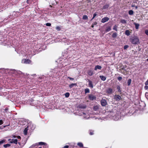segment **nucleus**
Returning <instances> with one entry per match:
<instances>
[{
  "instance_id": "ea45409f",
  "label": "nucleus",
  "mask_w": 148,
  "mask_h": 148,
  "mask_svg": "<svg viewBox=\"0 0 148 148\" xmlns=\"http://www.w3.org/2000/svg\"><path fill=\"white\" fill-rule=\"evenodd\" d=\"M67 78L71 80L72 81L74 79V78L70 77H68Z\"/></svg>"
},
{
  "instance_id": "b1692460",
  "label": "nucleus",
  "mask_w": 148,
  "mask_h": 148,
  "mask_svg": "<svg viewBox=\"0 0 148 148\" xmlns=\"http://www.w3.org/2000/svg\"><path fill=\"white\" fill-rule=\"evenodd\" d=\"M131 79H128L127 82V85L128 86H130V84L131 82Z\"/></svg>"
},
{
  "instance_id": "7c9ffc66",
  "label": "nucleus",
  "mask_w": 148,
  "mask_h": 148,
  "mask_svg": "<svg viewBox=\"0 0 148 148\" xmlns=\"http://www.w3.org/2000/svg\"><path fill=\"white\" fill-rule=\"evenodd\" d=\"M10 146V144H6L5 145H4L3 147H5V148H6V147H9Z\"/></svg>"
},
{
  "instance_id": "603ef678",
  "label": "nucleus",
  "mask_w": 148,
  "mask_h": 148,
  "mask_svg": "<svg viewBox=\"0 0 148 148\" xmlns=\"http://www.w3.org/2000/svg\"><path fill=\"white\" fill-rule=\"evenodd\" d=\"M29 0H27V3H29V1H28Z\"/></svg>"
},
{
  "instance_id": "dca6fc26",
  "label": "nucleus",
  "mask_w": 148,
  "mask_h": 148,
  "mask_svg": "<svg viewBox=\"0 0 148 148\" xmlns=\"http://www.w3.org/2000/svg\"><path fill=\"white\" fill-rule=\"evenodd\" d=\"M100 77L101 79L103 81H105L106 79V77L103 75H100Z\"/></svg>"
},
{
  "instance_id": "1a4fd4ad",
  "label": "nucleus",
  "mask_w": 148,
  "mask_h": 148,
  "mask_svg": "<svg viewBox=\"0 0 148 148\" xmlns=\"http://www.w3.org/2000/svg\"><path fill=\"white\" fill-rule=\"evenodd\" d=\"M17 142H18V140L17 139H12V141H11L10 142L11 143H13L15 144H17Z\"/></svg>"
},
{
  "instance_id": "3c124183",
  "label": "nucleus",
  "mask_w": 148,
  "mask_h": 148,
  "mask_svg": "<svg viewBox=\"0 0 148 148\" xmlns=\"http://www.w3.org/2000/svg\"><path fill=\"white\" fill-rule=\"evenodd\" d=\"M90 135H92V132H90Z\"/></svg>"
},
{
  "instance_id": "4468645a",
  "label": "nucleus",
  "mask_w": 148,
  "mask_h": 148,
  "mask_svg": "<svg viewBox=\"0 0 148 148\" xmlns=\"http://www.w3.org/2000/svg\"><path fill=\"white\" fill-rule=\"evenodd\" d=\"M111 30V27L110 26H108L106 28V32H108Z\"/></svg>"
},
{
  "instance_id": "aec40b11",
  "label": "nucleus",
  "mask_w": 148,
  "mask_h": 148,
  "mask_svg": "<svg viewBox=\"0 0 148 148\" xmlns=\"http://www.w3.org/2000/svg\"><path fill=\"white\" fill-rule=\"evenodd\" d=\"M117 89L118 90V92L120 93H121V90L120 86H117Z\"/></svg>"
},
{
  "instance_id": "8fccbe9b",
  "label": "nucleus",
  "mask_w": 148,
  "mask_h": 148,
  "mask_svg": "<svg viewBox=\"0 0 148 148\" xmlns=\"http://www.w3.org/2000/svg\"><path fill=\"white\" fill-rule=\"evenodd\" d=\"M93 99H94L96 98V97H95V96H93Z\"/></svg>"
},
{
  "instance_id": "79ce46f5",
  "label": "nucleus",
  "mask_w": 148,
  "mask_h": 148,
  "mask_svg": "<svg viewBox=\"0 0 148 148\" xmlns=\"http://www.w3.org/2000/svg\"><path fill=\"white\" fill-rule=\"evenodd\" d=\"M3 123V122L2 120H0V125H1Z\"/></svg>"
},
{
  "instance_id": "c85d7f7f",
  "label": "nucleus",
  "mask_w": 148,
  "mask_h": 148,
  "mask_svg": "<svg viewBox=\"0 0 148 148\" xmlns=\"http://www.w3.org/2000/svg\"><path fill=\"white\" fill-rule=\"evenodd\" d=\"M117 26L116 25H115L113 27V29L116 30V31H117Z\"/></svg>"
},
{
  "instance_id": "ddd939ff",
  "label": "nucleus",
  "mask_w": 148,
  "mask_h": 148,
  "mask_svg": "<svg viewBox=\"0 0 148 148\" xmlns=\"http://www.w3.org/2000/svg\"><path fill=\"white\" fill-rule=\"evenodd\" d=\"M24 63H25L26 64H29L31 62V60L29 59H24Z\"/></svg>"
},
{
  "instance_id": "9b49d317",
  "label": "nucleus",
  "mask_w": 148,
  "mask_h": 148,
  "mask_svg": "<svg viewBox=\"0 0 148 148\" xmlns=\"http://www.w3.org/2000/svg\"><path fill=\"white\" fill-rule=\"evenodd\" d=\"M101 68V66L99 65H97L95 66L94 69L95 70H97V69L100 70Z\"/></svg>"
},
{
  "instance_id": "f3484780",
  "label": "nucleus",
  "mask_w": 148,
  "mask_h": 148,
  "mask_svg": "<svg viewBox=\"0 0 148 148\" xmlns=\"http://www.w3.org/2000/svg\"><path fill=\"white\" fill-rule=\"evenodd\" d=\"M134 24L135 26V28L136 29H138L139 28V27L140 26L139 24L137 23H134Z\"/></svg>"
},
{
  "instance_id": "39448f33",
  "label": "nucleus",
  "mask_w": 148,
  "mask_h": 148,
  "mask_svg": "<svg viewBox=\"0 0 148 148\" xmlns=\"http://www.w3.org/2000/svg\"><path fill=\"white\" fill-rule=\"evenodd\" d=\"M86 107V105L82 103L80 104L78 106V108L81 109H85Z\"/></svg>"
},
{
  "instance_id": "052dcab7",
  "label": "nucleus",
  "mask_w": 148,
  "mask_h": 148,
  "mask_svg": "<svg viewBox=\"0 0 148 148\" xmlns=\"http://www.w3.org/2000/svg\"><path fill=\"white\" fill-rule=\"evenodd\" d=\"M108 148V147H106V148Z\"/></svg>"
},
{
  "instance_id": "f8f14e48",
  "label": "nucleus",
  "mask_w": 148,
  "mask_h": 148,
  "mask_svg": "<svg viewBox=\"0 0 148 148\" xmlns=\"http://www.w3.org/2000/svg\"><path fill=\"white\" fill-rule=\"evenodd\" d=\"M109 4H106L104 5L103 7V9H106L108 8V7L109 6Z\"/></svg>"
},
{
  "instance_id": "864d4df0",
  "label": "nucleus",
  "mask_w": 148,
  "mask_h": 148,
  "mask_svg": "<svg viewBox=\"0 0 148 148\" xmlns=\"http://www.w3.org/2000/svg\"><path fill=\"white\" fill-rule=\"evenodd\" d=\"M94 113H95V114H98V113H95V112H94ZM93 114H94V112H93Z\"/></svg>"
},
{
  "instance_id": "473e14b6",
  "label": "nucleus",
  "mask_w": 148,
  "mask_h": 148,
  "mask_svg": "<svg viewBox=\"0 0 148 148\" xmlns=\"http://www.w3.org/2000/svg\"><path fill=\"white\" fill-rule=\"evenodd\" d=\"M5 142V140H3L0 141V145L3 144Z\"/></svg>"
},
{
  "instance_id": "bb28decb",
  "label": "nucleus",
  "mask_w": 148,
  "mask_h": 148,
  "mask_svg": "<svg viewBox=\"0 0 148 148\" xmlns=\"http://www.w3.org/2000/svg\"><path fill=\"white\" fill-rule=\"evenodd\" d=\"M121 22L123 24H126V21L124 19H122L121 21Z\"/></svg>"
},
{
  "instance_id": "9d476101",
  "label": "nucleus",
  "mask_w": 148,
  "mask_h": 148,
  "mask_svg": "<svg viewBox=\"0 0 148 148\" xmlns=\"http://www.w3.org/2000/svg\"><path fill=\"white\" fill-rule=\"evenodd\" d=\"M77 86V84L76 83H72L70 84L69 86V87L70 88H72L73 87L75 86Z\"/></svg>"
},
{
  "instance_id": "2f4dec72",
  "label": "nucleus",
  "mask_w": 148,
  "mask_h": 148,
  "mask_svg": "<svg viewBox=\"0 0 148 148\" xmlns=\"http://www.w3.org/2000/svg\"><path fill=\"white\" fill-rule=\"evenodd\" d=\"M56 29L58 31H60L61 30V28L59 26H57L56 27Z\"/></svg>"
},
{
  "instance_id": "2eb2a0df",
  "label": "nucleus",
  "mask_w": 148,
  "mask_h": 148,
  "mask_svg": "<svg viewBox=\"0 0 148 148\" xmlns=\"http://www.w3.org/2000/svg\"><path fill=\"white\" fill-rule=\"evenodd\" d=\"M125 34L127 36H129L130 35V32L129 30H127L125 31Z\"/></svg>"
},
{
  "instance_id": "a211bd4d",
  "label": "nucleus",
  "mask_w": 148,
  "mask_h": 148,
  "mask_svg": "<svg viewBox=\"0 0 148 148\" xmlns=\"http://www.w3.org/2000/svg\"><path fill=\"white\" fill-rule=\"evenodd\" d=\"M117 35V34L116 32L113 33L112 35V37L113 38H116Z\"/></svg>"
},
{
  "instance_id": "49530a36",
  "label": "nucleus",
  "mask_w": 148,
  "mask_h": 148,
  "mask_svg": "<svg viewBox=\"0 0 148 148\" xmlns=\"http://www.w3.org/2000/svg\"><path fill=\"white\" fill-rule=\"evenodd\" d=\"M9 109L8 108H6L5 109V110L4 111L5 112H7L8 110Z\"/></svg>"
},
{
  "instance_id": "7ed1b4c3",
  "label": "nucleus",
  "mask_w": 148,
  "mask_h": 148,
  "mask_svg": "<svg viewBox=\"0 0 148 148\" xmlns=\"http://www.w3.org/2000/svg\"><path fill=\"white\" fill-rule=\"evenodd\" d=\"M114 99L117 101H119L122 99L121 97L119 95H116L114 96Z\"/></svg>"
},
{
  "instance_id": "c756f323",
  "label": "nucleus",
  "mask_w": 148,
  "mask_h": 148,
  "mask_svg": "<svg viewBox=\"0 0 148 148\" xmlns=\"http://www.w3.org/2000/svg\"><path fill=\"white\" fill-rule=\"evenodd\" d=\"M64 95L66 97H68L69 96L70 94L69 92H66L65 94Z\"/></svg>"
},
{
  "instance_id": "5701e85b",
  "label": "nucleus",
  "mask_w": 148,
  "mask_h": 148,
  "mask_svg": "<svg viewBox=\"0 0 148 148\" xmlns=\"http://www.w3.org/2000/svg\"><path fill=\"white\" fill-rule=\"evenodd\" d=\"M39 145H47V144L46 143L43 142H40L39 143Z\"/></svg>"
},
{
  "instance_id": "72a5a7b5",
  "label": "nucleus",
  "mask_w": 148,
  "mask_h": 148,
  "mask_svg": "<svg viewBox=\"0 0 148 148\" xmlns=\"http://www.w3.org/2000/svg\"><path fill=\"white\" fill-rule=\"evenodd\" d=\"M14 138H17L18 139H21V137L20 136H14Z\"/></svg>"
},
{
  "instance_id": "a878e982",
  "label": "nucleus",
  "mask_w": 148,
  "mask_h": 148,
  "mask_svg": "<svg viewBox=\"0 0 148 148\" xmlns=\"http://www.w3.org/2000/svg\"><path fill=\"white\" fill-rule=\"evenodd\" d=\"M88 98L90 100H92V95H89L88 96Z\"/></svg>"
},
{
  "instance_id": "423d86ee",
  "label": "nucleus",
  "mask_w": 148,
  "mask_h": 148,
  "mask_svg": "<svg viewBox=\"0 0 148 148\" xmlns=\"http://www.w3.org/2000/svg\"><path fill=\"white\" fill-rule=\"evenodd\" d=\"M109 18L108 17H105L102 19L101 22L103 23H105L109 20Z\"/></svg>"
},
{
  "instance_id": "f03ea898",
  "label": "nucleus",
  "mask_w": 148,
  "mask_h": 148,
  "mask_svg": "<svg viewBox=\"0 0 148 148\" xmlns=\"http://www.w3.org/2000/svg\"><path fill=\"white\" fill-rule=\"evenodd\" d=\"M101 103L102 106H105L107 104L106 100L103 98L102 99L101 101Z\"/></svg>"
},
{
  "instance_id": "c9c22d12",
  "label": "nucleus",
  "mask_w": 148,
  "mask_h": 148,
  "mask_svg": "<svg viewBox=\"0 0 148 148\" xmlns=\"http://www.w3.org/2000/svg\"><path fill=\"white\" fill-rule=\"evenodd\" d=\"M88 74L89 75L91 76L92 75V72L91 71H88Z\"/></svg>"
},
{
  "instance_id": "13d9d810",
  "label": "nucleus",
  "mask_w": 148,
  "mask_h": 148,
  "mask_svg": "<svg viewBox=\"0 0 148 148\" xmlns=\"http://www.w3.org/2000/svg\"><path fill=\"white\" fill-rule=\"evenodd\" d=\"M38 148H41V147H39Z\"/></svg>"
},
{
  "instance_id": "0eeeda50",
  "label": "nucleus",
  "mask_w": 148,
  "mask_h": 148,
  "mask_svg": "<svg viewBox=\"0 0 148 148\" xmlns=\"http://www.w3.org/2000/svg\"><path fill=\"white\" fill-rule=\"evenodd\" d=\"M28 130V127H26L24 130L23 132L24 134L25 135H26L27 133V131Z\"/></svg>"
},
{
  "instance_id": "393cba45",
  "label": "nucleus",
  "mask_w": 148,
  "mask_h": 148,
  "mask_svg": "<svg viewBox=\"0 0 148 148\" xmlns=\"http://www.w3.org/2000/svg\"><path fill=\"white\" fill-rule=\"evenodd\" d=\"M82 18L84 20H87L88 19V17L86 15H84L83 16Z\"/></svg>"
},
{
  "instance_id": "4d7b16f0",
  "label": "nucleus",
  "mask_w": 148,
  "mask_h": 148,
  "mask_svg": "<svg viewBox=\"0 0 148 148\" xmlns=\"http://www.w3.org/2000/svg\"><path fill=\"white\" fill-rule=\"evenodd\" d=\"M0 129H3V128H1V127H0Z\"/></svg>"
},
{
  "instance_id": "e433bc0d",
  "label": "nucleus",
  "mask_w": 148,
  "mask_h": 148,
  "mask_svg": "<svg viewBox=\"0 0 148 148\" xmlns=\"http://www.w3.org/2000/svg\"><path fill=\"white\" fill-rule=\"evenodd\" d=\"M118 80L119 81H121L122 79V77H119L117 78Z\"/></svg>"
},
{
  "instance_id": "4be33fe9",
  "label": "nucleus",
  "mask_w": 148,
  "mask_h": 148,
  "mask_svg": "<svg viewBox=\"0 0 148 148\" xmlns=\"http://www.w3.org/2000/svg\"><path fill=\"white\" fill-rule=\"evenodd\" d=\"M89 89L88 88H86L85 89V94L89 92Z\"/></svg>"
},
{
  "instance_id": "c03bdc74",
  "label": "nucleus",
  "mask_w": 148,
  "mask_h": 148,
  "mask_svg": "<svg viewBox=\"0 0 148 148\" xmlns=\"http://www.w3.org/2000/svg\"><path fill=\"white\" fill-rule=\"evenodd\" d=\"M144 88L146 90H147L148 89V86H147V85L145 86L144 87Z\"/></svg>"
},
{
  "instance_id": "4c0bfd02",
  "label": "nucleus",
  "mask_w": 148,
  "mask_h": 148,
  "mask_svg": "<svg viewBox=\"0 0 148 148\" xmlns=\"http://www.w3.org/2000/svg\"><path fill=\"white\" fill-rule=\"evenodd\" d=\"M128 45H125L124 46V49H126L128 47Z\"/></svg>"
},
{
  "instance_id": "58836bf2",
  "label": "nucleus",
  "mask_w": 148,
  "mask_h": 148,
  "mask_svg": "<svg viewBox=\"0 0 148 148\" xmlns=\"http://www.w3.org/2000/svg\"><path fill=\"white\" fill-rule=\"evenodd\" d=\"M136 3L135 2H133V3H132V7H135V6H136V5H135V3Z\"/></svg>"
},
{
  "instance_id": "37998d69",
  "label": "nucleus",
  "mask_w": 148,
  "mask_h": 148,
  "mask_svg": "<svg viewBox=\"0 0 148 148\" xmlns=\"http://www.w3.org/2000/svg\"><path fill=\"white\" fill-rule=\"evenodd\" d=\"M145 84L146 85H148V79L145 82Z\"/></svg>"
},
{
  "instance_id": "6e6552de",
  "label": "nucleus",
  "mask_w": 148,
  "mask_h": 148,
  "mask_svg": "<svg viewBox=\"0 0 148 148\" xmlns=\"http://www.w3.org/2000/svg\"><path fill=\"white\" fill-rule=\"evenodd\" d=\"M99 109V106H96L93 108L94 110L95 111H98Z\"/></svg>"
},
{
  "instance_id": "20e7f679",
  "label": "nucleus",
  "mask_w": 148,
  "mask_h": 148,
  "mask_svg": "<svg viewBox=\"0 0 148 148\" xmlns=\"http://www.w3.org/2000/svg\"><path fill=\"white\" fill-rule=\"evenodd\" d=\"M106 92L108 95H111L113 92L112 89L110 88H108L106 90Z\"/></svg>"
},
{
  "instance_id": "de8ad7c7",
  "label": "nucleus",
  "mask_w": 148,
  "mask_h": 148,
  "mask_svg": "<svg viewBox=\"0 0 148 148\" xmlns=\"http://www.w3.org/2000/svg\"><path fill=\"white\" fill-rule=\"evenodd\" d=\"M97 14L96 13H94L93 14V19L96 16Z\"/></svg>"
},
{
  "instance_id": "cd10ccee",
  "label": "nucleus",
  "mask_w": 148,
  "mask_h": 148,
  "mask_svg": "<svg viewBox=\"0 0 148 148\" xmlns=\"http://www.w3.org/2000/svg\"><path fill=\"white\" fill-rule=\"evenodd\" d=\"M89 85L90 87H91V88L92 87V81H89Z\"/></svg>"
},
{
  "instance_id": "09e8293b",
  "label": "nucleus",
  "mask_w": 148,
  "mask_h": 148,
  "mask_svg": "<svg viewBox=\"0 0 148 148\" xmlns=\"http://www.w3.org/2000/svg\"><path fill=\"white\" fill-rule=\"evenodd\" d=\"M135 7L136 9H137L138 8V7L137 6H136Z\"/></svg>"
},
{
  "instance_id": "f257e3e1",
  "label": "nucleus",
  "mask_w": 148,
  "mask_h": 148,
  "mask_svg": "<svg viewBox=\"0 0 148 148\" xmlns=\"http://www.w3.org/2000/svg\"><path fill=\"white\" fill-rule=\"evenodd\" d=\"M131 43L134 45H136L139 43V39L138 36H132L130 38Z\"/></svg>"
},
{
  "instance_id": "a19ab883",
  "label": "nucleus",
  "mask_w": 148,
  "mask_h": 148,
  "mask_svg": "<svg viewBox=\"0 0 148 148\" xmlns=\"http://www.w3.org/2000/svg\"><path fill=\"white\" fill-rule=\"evenodd\" d=\"M145 33L148 36V29L145 30Z\"/></svg>"
},
{
  "instance_id": "412c9836",
  "label": "nucleus",
  "mask_w": 148,
  "mask_h": 148,
  "mask_svg": "<svg viewBox=\"0 0 148 148\" xmlns=\"http://www.w3.org/2000/svg\"><path fill=\"white\" fill-rule=\"evenodd\" d=\"M77 145L80 147H83V145L82 143H77Z\"/></svg>"
},
{
  "instance_id": "6e6d98bb",
  "label": "nucleus",
  "mask_w": 148,
  "mask_h": 148,
  "mask_svg": "<svg viewBox=\"0 0 148 148\" xmlns=\"http://www.w3.org/2000/svg\"><path fill=\"white\" fill-rule=\"evenodd\" d=\"M91 27H92V25H91Z\"/></svg>"
},
{
  "instance_id": "bf43d9fd",
  "label": "nucleus",
  "mask_w": 148,
  "mask_h": 148,
  "mask_svg": "<svg viewBox=\"0 0 148 148\" xmlns=\"http://www.w3.org/2000/svg\"><path fill=\"white\" fill-rule=\"evenodd\" d=\"M147 61H148V58L147 59Z\"/></svg>"
},
{
  "instance_id": "5fc2aeb1",
  "label": "nucleus",
  "mask_w": 148,
  "mask_h": 148,
  "mask_svg": "<svg viewBox=\"0 0 148 148\" xmlns=\"http://www.w3.org/2000/svg\"><path fill=\"white\" fill-rule=\"evenodd\" d=\"M6 126V125L4 126L3 127L5 128V127Z\"/></svg>"
},
{
  "instance_id": "6ab92c4d",
  "label": "nucleus",
  "mask_w": 148,
  "mask_h": 148,
  "mask_svg": "<svg viewBox=\"0 0 148 148\" xmlns=\"http://www.w3.org/2000/svg\"><path fill=\"white\" fill-rule=\"evenodd\" d=\"M134 13V12L132 10H130L128 12L129 14L130 15H133Z\"/></svg>"
},
{
  "instance_id": "a18cd8bd",
  "label": "nucleus",
  "mask_w": 148,
  "mask_h": 148,
  "mask_svg": "<svg viewBox=\"0 0 148 148\" xmlns=\"http://www.w3.org/2000/svg\"><path fill=\"white\" fill-rule=\"evenodd\" d=\"M69 147V145H65L64 146V148H68Z\"/></svg>"
},
{
  "instance_id": "f704fd0d",
  "label": "nucleus",
  "mask_w": 148,
  "mask_h": 148,
  "mask_svg": "<svg viewBox=\"0 0 148 148\" xmlns=\"http://www.w3.org/2000/svg\"><path fill=\"white\" fill-rule=\"evenodd\" d=\"M46 25L47 26H50L51 25V23H46Z\"/></svg>"
}]
</instances>
